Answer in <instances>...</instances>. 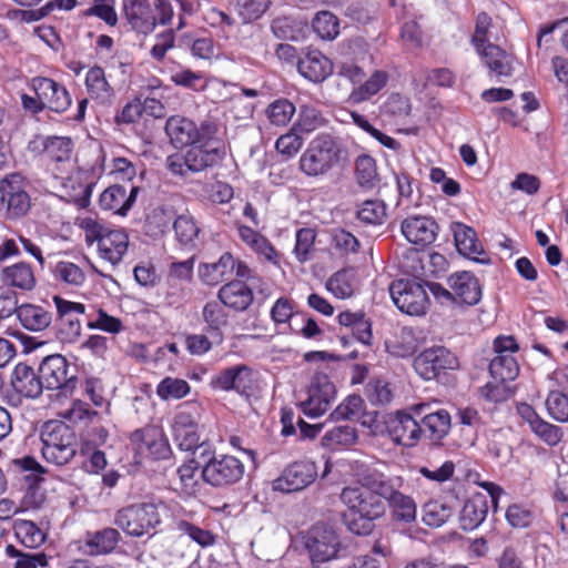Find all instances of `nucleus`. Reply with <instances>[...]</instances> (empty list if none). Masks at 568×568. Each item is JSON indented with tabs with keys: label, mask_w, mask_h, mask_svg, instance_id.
Masks as SVG:
<instances>
[{
	"label": "nucleus",
	"mask_w": 568,
	"mask_h": 568,
	"mask_svg": "<svg viewBox=\"0 0 568 568\" xmlns=\"http://www.w3.org/2000/svg\"><path fill=\"white\" fill-rule=\"evenodd\" d=\"M385 481V475L369 470L361 475L356 484L342 489L339 498L345 507L343 517L349 531L356 535H369L375 521L386 513L382 489L377 486Z\"/></svg>",
	"instance_id": "1"
},
{
	"label": "nucleus",
	"mask_w": 568,
	"mask_h": 568,
	"mask_svg": "<svg viewBox=\"0 0 568 568\" xmlns=\"http://www.w3.org/2000/svg\"><path fill=\"white\" fill-rule=\"evenodd\" d=\"M40 439L42 457L49 464L62 467L77 455V434L62 420L45 422L41 428Z\"/></svg>",
	"instance_id": "2"
},
{
	"label": "nucleus",
	"mask_w": 568,
	"mask_h": 568,
	"mask_svg": "<svg viewBox=\"0 0 568 568\" xmlns=\"http://www.w3.org/2000/svg\"><path fill=\"white\" fill-rule=\"evenodd\" d=\"M343 159L341 144L329 134H318L310 141L300 156L302 173L310 178L324 176L339 166Z\"/></svg>",
	"instance_id": "3"
},
{
	"label": "nucleus",
	"mask_w": 568,
	"mask_h": 568,
	"mask_svg": "<svg viewBox=\"0 0 568 568\" xmlns=\"http://www.w3.org/2000/svg\"><path fill=\"white\" fill-rule=\"evenodd\" d=\"M203 407L195 400L185 402L178 407L173 417L172 434L178 447L184 452H194L204 446L201 420Z\"/></svg>",
	"instance_id": "4"
},
{
	"label": "nucleus",
	"mask_w": 568,
	"mask_h": 568,
	"mask_svg": "<svg viewBox=\"0 0 568 568\" xmlns=\"http://www.w3.org/2000/svg\"><path fill=\"white\" fill-rule=\"evenodd\" d=\"M109 438V430L100 422L83 427L79 434V453L82 457V468L88 474H101L108 460L103 452Z\"/></svg>",
	"instance_id": "5"
},
{
	"label": "nucleus",
	"mask_w": 568,
	"mask_h": 568,
	"mask_svg": "<svg viewBox=\"0 0 568 568\" xmlns=\"http://www.w3.org/2000/svg\"><path fill=\"white\" fill-rule=\"evenodd\" d=\"M114 523L130 536L148 535L161 523L159 505L141 503L123 507L116 513Z\"/></svg>",
	"instance_id": "6"
},
{
	"label": "nucleus",
	"mask_w": 568,
	"mask_h": 568,
	"mask_svg": "<svg viewBox=\"0 0 568 568\" xmlns=\"http://www.w3.org/2000/svg\"><path fill=\"white\" fill-rule=\"evenodd\" d=\"M165 132L175 148H183L196 142L210 141L217 134L219 125L209 120L196 124L191 119L173 115L166 121Z\"/></svg>",
	"instance_id": "7"
},
{
	"label": "nucleus",
	"mask_w": 568,
	"mask_h": 568,
	"mask_svg": "<svg viewBox=\"0 0 568 568\" xmlns=\"http://www.w3.org/2000/svg\"><path fill=\"white\" fill-rule=\"evenodd\" d=\"M336 398V388L329 376L324 372H316L306 388V397L301 402L302 412L316 418L324 415Z\"/></svg>",
	"instance_id": "8"
},
{
	"label": "nucleus",
	"mask_w": 568,
	"mask_h": 568,
	"mask_svg": "<svg viewBox=\"0 0 568 568\" xmlns=\"http://www.w3.org/2000/svg\"><path fill=\"white\" fill-rule=\"evenodd\" d=\"M317 476L318 468L315 462L310 458L298 459L284 467L272 481V489L283 494L297 493L312 485Z\"/></svg>",
	"instance_id": "9"
},
{
	"label": "nucleus",
	"mask_w": 568,
	"mask_h": 568,
	"mask_svg": "<svg viewBox=\"0 0 568 568\" xmlns=\"http://www.w3.org/2000/svg\"><path fill=\"white\" fill-rule=\"evenodd\" d=\"M481 487L486 489L488 495L474 494L465 501L460 510L459 524L465 531H471L484 523L488 514L489 501L496 508L498 498L503 493L501 488L493 483H483Z\"/></svg>",
	"instance_id": "10"
},
{
	"label": "nucleus",
	"mask_w": 568,
	"mask_h": 568,
	"mask_svg": "<svg viewBox=\"0 0 568 568\" xmlns=\"http://www.w3.org/2000/svg\"><path fill=\"white\" fill-rule=\"evenodd\" d=\"M389 294L396 307L408 315L420 316L428 307L425 286L413 280H396L389 286Z\"/></svg>",
	"instance_id": "11"
},
{
	"label": "nucleus",
	"mask_w": 568,
	"mask_h": 568,
	"mask_svg": "<svg viewBox=\"0 0 568 568\" xmlns=\"http://www.w3.org/2000/svg\"><path fill=\"white\" fill-rule=\"evenodd\" d=\"M418 376L425 381L438 378L447 371H455L459 367L457 356L444 346H433L419 353L413 363Z\"/></svg>",
	"instance_id": "12"
},
{
	"label": "nucleus",
	"mask_w": 568,
	"mask_h": 568,
	"mask_svg": "<svg viewBox=\"0 0 568 568\" xmlns=\"http://www.w3.org/2000/svg\"><path fill=\"white\" fill-rule=\"evenodd\" d=\"M305 546L312 564L316 566L337 558L341 539L331 526L316 524L307 531Z\"/></svg>",
	"instance_id": "13"
},
{
	"label": "nucleus",
	"mask_w": 568,
	"mask_h": 568,
	"mask_svg": "<svg viewBox=\"0 0 568 568\" xmlns=\"http://www.w3.org/2000/svg\"><path fill=\"white\" fill-rule=\"evenodd\" d=\"M243 463L231 455H214L202 468L203 479L216 487L227 486L240 481L244 475Z\"/></svg>",
	"instance_id": "14"
},
{
	"label": "nucleus",
	"mask_w": 568,
	"mask_h": 568,
	"mask_svg": "<svg viewBox=\"0 0 568 568\" xmlns=\"http://www.w3.org/2000/svg\"><path fill=\"white\" fill-rule=\"evenodd\" d=\"M495 357L490 361L489 372L495 381L510 382L519 374V365L514 357L518 345L513 336H499L494 342Z\"/></svg>",
	"instance_id": "15"
},
{
	"label": "nucleus",
	"mask_w": 568,
	"mask_h": 568,
	"mask_svg": "<svg viewBox=\"0 0 568 568\" xmlns=\"http://www.w3.org/2000/svg\"><path fill=\"white\" fill-rule=\"evenodd\" d=\"M377 486L379 490L382 489L383 500L386 506H389L396 520L409 524L416 519V503L410 496L400 493L402 479L399 477L385 476V481Z\"/></svg>",
	"instance_id": "16"
},
{
	"label": "nucleus",
	"mask_w": 568,
	"mask_h": 568,
	"mask_svg": "<svg viewBox=\"0 0 568 568\" xmlns=\"http://www.w3.org/2000/svg\"><path fill=\"white\" fill-rule=\"evenodd\" d=\"M53 304L59 321V335L64 343H74L81 336L80 315L87 316V307L82 303L68 301L59 295L53 296Z\"/></svg>",
	"instance_id": "17"
},
{
	"label": "nucleus",
	"mask_w": 568,
	"mask_h": 568,
	"mask_svg": "<svg viewBox=\"0 0 568 568\" xmlns=\"http://www.w3.org/2000/svg\"><path fill=\"white\" fill-rule=\"evenodd\" d=\"M0 205L12 216H22L29 211L31 201L21 174L12 173L0 181Z\"/></svg>",
	"instance_id": "18"
},
{
	"label": "nucleus",
	"mask_w": 568,
	"mask_h": 568,
	"mask_svg": "<svg viewBox=\"0 0 568 568\" xmlns=\"http://www.w3.org/2000/svg\"><path fill=\"white\" fill-rule=\"evenodd\" d=\"M69 363L60 354L49 355L42 359L39 374L47 389H61L64 394L72 392L75 377L69 375Z\"/></svg>",
	"instance_id": "19"
},
{
	"label": "nucleus",
	"mask_w": 568,
	"mask_h": 568,
	"mask_svg": "<svg viewBox=\"0 0 568 568\" xmlns=\"http://www.w3.org/2000/svg\"><path fill=\"white\" fill-rule=\"evenodd\" d=\"M30 88L37 95L41 97L44 108L52 112L63 113L72 103L68 89L53 79L34 77L30 81Z\"/></svg>",
	"instance_id": "20"
},
{
	"label": "nucleus",
	"mask_w": 568,
	"mask_h": 568,
	"mask_svg": "<svg viewBox=\"0 0 568 568\" xmlns=\"http://www.w3.org/2000/svg\"><path fill=\"white\" fill-rule=\"evenodd\" d=\"M140 454L156 460L169 459L172 455L170 443L163 432L156 427L138 429L131 435Z\"/></svg>",
	"instance_id": "21"
},
{
	"label": "nucleus",
	"mask_w": 568,
	"mask_h": 568,
	"mask_svg": "<svg viewBox=\"0 0 568 568\" xmlns=\"http://www.w3.org/2000/svg\"><path fill=\"white\" fill-rule=\"evenodd\" d=\"M186 151V163L191 172H201L217 164L225 154L223 142L213 135L207 142H196Z\"/></svg>",
	"instance_id": "22"
},
{
	"label": "nucleus",
	"mask_w": 568,
	"mask_h": 568,
	"mask_svg": "<svg viewBox=\"0 0 568 568\" xmlns=\"http://www.w3.org/2000/svg\"><path fill=\"white\" fill-rule=\"evenodd\" d=\"M92 182L87 171L74 169L68 176L61 178L60 197L74 203L78 207H87L92 193Z\"/></svg>",
	"instance_id": "23"
},
{
	"label": "nucleus",
	"mask_w": 568,
	"mask_h": 568,
	"mask_svg": "<svg viewBox=\"0 0 568 568\" xmlns=\"http://www.w3.org/2000/svg\"><path fill=\"white\" fill-rule=\"evenodd\" d=\"M211 384L224 392L235 390L240 395L248 396L254 386L253 371L246 365H235L220 372Z\"/></svg>",
	"instance_id": "24"
},
{
	"label": "nucleus",
	"mask_w": 568,
	"mask_h": 568,
	"mask_svg": "<svg viewBox=\"0 0 568 568\" xmlns=\"http://www.w3.org/2000/svg\"><path fill=\"white\" fill-rule=\"evenodd\" d=\"M387 430L390 438L405 447H414L423 437V428L415 417L406 413H397L389 419Z\"/></svg>",
	"instance_id": "25"
},
{
	"label": "nucleus",
	"mask_w": 568,
	"mask_h": 568,
	"mask_svg": "<svg viewBox=\"0 0 568 568\" xmlns=\"http://www.w3.org/2000/svg\"><path fill=\"white\" fill-rule=\"evenodd\" d=\"M126 23L136 33L149 34L156 26V17L148 0H123Z\"/></svg>",
	"instance_id": "26"
},
{
	"label": "nucleus",
	"mask_w": 568,
	"mask_h": 568,
	"mask_svg": "<svg viewBox=\"0 0 568 568\" xmlns=\"http://www.w3.org/2000/svg\"><path fill=\"white\" fill-rule=\"evenodd\" d=\"M447 285L453 291L456 303L476 305L481 298V287L477 277L468 271L450 274Z\"/></svg>",
	"instance_id": "27"
},
{
	"label": "nucleus",
	"mask_w": 568,
	"mask_h": 568,
	"mask_svg": "<svg viewBox=\"0 0 568 568\" xmlns=\"http://www.w3.org/2000/svg\"><path fill=\"white\" fill-rule=\"evenodd\" d=\"M298 73L313 83L326 80L333 72V63L320 50H308L297 61Z\"/></svg>",
	"instance_id": "28"
},
{
	"label": "nucleus",
	"mask_w": 568,
	"mask_h": 568,
	"mask_svg": "<svg viewBox=\"0 0 568 568\" xmlns=\"http://www.w3.org/2000/svg\"><path fill=\"white\" fill-rule=\"evenodd\" d=\"M438 226L427 216H408L402 222V233L405 239L420 246L432 244L436 240Z\"/></svg>",
	"instance_id": "29"
},
{
	"label": "nucleus",
	"mask_w": 568,
	"mask_h": 568,
	"mask_svg": "<svg viewBox=\"0 0 568 568\" xmlns=\"http://www.w3.org/2000/svg\"><path fill=\"white\" fill-rule=\"evenodd\" d=\"M138 193V186H131L128 191L125 186L114 184L101 193L99 204L105 211L125 215L135 202Z\"/></svg>",
	"instance_id": "30"
},
{
	"label": "nucleus",
	"mask_w": 568,
	"mask_h": 568,
	"mask_svg": "<svg viewBox=\"0 0 568 568\" xmlns=\"http://www.w3.org/2000/svg\"><path fill=\"white\" fill-rule=\"evenodd\" d=\"M129 248V236L121 229H111L97 247L99 257L111 266L120 264Z\"/></svg>",
	"instance_id": "31"
},
{
	"label": "nucleus",
	"mask_w": 568,
	"mask_h": 568,
	"mask_svg": "<svg viewBox=\"0 0 568 568\" xmlns=\"http://www.w3.org/2000/svg\"><path fill=\"white\" fill-rule=\"evenodd\" d=\"M236 233L239 239L260 258L273 264L278 262V253L272 243L254 229L237 224Z\"/></svg>",
	"instance_id": "32"
},
{
	"label": "nucleus",
	"mask_w": 568,
	"mask_h": 568,
	"mask_svg": "<svg viewBox=\"0 0 568 568\" xmlns=\"http://www.w3.org/2000/svg\"><path fill=\"white\" fill-rule=\"evenodd\" d=\"M480 61L489 70V74L498 79L511 77L515 70V58L500 45L488 47L477 53Z\"/></svg>",
	"instance_id": "33"
},
{
	"label": "nucleus",
	"mask_w": 568,
	"mask_h": 568,
	"mask_svg": "<svg viewBox=\"0 0 568 568\" xmlns=\"http://www.w3.org/2000/svg\"><path fill=\"white\" fill-rule=\"evenodd\" d=\"M40 374L37 375L36 372L26 364H18L12 373V387L13 389L26 398H37L42 389L45 388L43 383H41Z\"/></svg>",
	"instance_id": "34"
},
{
	"label": "nucleus",
	"mask_w": 568,
	"mask_h": 568,
	"mask_svg": "<svg viewBox=\"0 0 568 568\" xmlns=\"http://www.w3.org/2000/svg\"><path fill=\"white\" fill-rule=\"evenodd\" d=\"M235 258L225 252L213 263H203L199 266V276L207 285L214 286L234 275Z\"/></svg>",
	"instance_id": "35"
},
{
	"label": "nucleus",
	"mask_w": 568,
	"mask_h": 568,
	"mask_svg": "<svg viewBox=\"0 0 568 568\" xmlns=\"http://www.w3.org/2000/svg\"><path fill=\"white\" fill-rule=\"evenodd\" d=\"M453 233L456 247L460 254L479 263L488 261L485 257H480L485 254L484 248L471 227L463 223H455L453 225Z\"/></svg>",
	"instance_id": "36"
},
{
	"label": "nucleus",
	"mask_w": 568,
	"mask_h": 568,
	"mask_svg": "<svg viewBox=\"0 0 568 568\" xmlns=\"http://www.w3.org/2000/svg\"><path fill=\"white\" fill-rule=\"evenodd\" d=\"M1 282L4 287H13L23 292L32 291L37 284L33 268L26 262L4 267L1 271Z\"/></svg>",
	"instance_id": "37"
},
{
	"label": "nucleus",
	"mask_w": 568,
	"mask_h": 568,
	"mask_svg": "<svg viewBox=\"0 0 568 568\" xmlns=\"http://www.w3.org/2000/svg\"><path fill=\"white\" fill-rule=\"evenodd\" d=\"M17 318L30 332H42L52 322V313L41 305L24 303L18 308Z\"/></svg>",
	"instance_id": "38"
},
{
	"label": "nucleus",
	"mask_w": 568,
	"mask_h": 568,
	"mask_svg": "<svg viewBox=\"0 0 568 568\" xmlns=\"http://www.w3.org/2000/svg\"><path fill=\"white\" fill-rule=\"evenodd\" d=\"M219 298L224 306L244 311L251 305L253 293L244 282L232 281L220 288Z\"/></svg>",
	"instance_id": "39"
},
{
	"label": "nucleus",
	"mask_w": 568,
	"mask_h": 568,
	"mask_svg": "<svg viewBox=\"0 0 568 568\" xmlns=\"http://www.w3.org/2000/svg\"><path fill=\"white\" fill-rule=\"evenodd\" d=\"M202 317L206 324L205 332L210 337L215 341L216 345L222 344L224 341L223 328L227 325V313L223 305L212 301L207 302L202 311Z\"/></svg>",
	"instance_id": "40"
},
{
	"label": "nucleus",
	"mask_w": 568,
	"mask_h": 568,
	"mask_svg": "<svg viewBox=\"0 0 568 568\" xmlns=\"http://www.w3.org/2000/svg\"><path fill=\"white\" fill-rule=\"evenodd\" d=\"M120 534L114 528H104L88 532L84 541L85 552L91 556L111 552L119 542Z\"/></svg>",
	"instance_id": "41"
},
{
	"label": "nucleus",
	"mask_w": 568,
	"mask_h": 568,
	"mask_svg": "<svg viewBox=\"0 0 568 568\" xmlns=\"http://www.w3.org/2000/svg\"><path fill=\"white\" fill-rule=\"evenodd\" d=\"M423 436L438 442L443 439L450 429V415L446 409H437L426 413L422 418Z\"/></svg>",
	"instance_id": "42"
},
{
	"label": "nucleus",
	"mask_w": 568,
	"mask_h": 568,
	"mask_svg": "<svg viewBox=\"0 0 568 568\" xmlns=\"http://www.w3.org/2000/svg\"><path fill=\"white\" fill-rule=\"evenodd\" d=\"M273 34L281 40L300 41L305 38L307 23L294 17H278L272 21Z\"/></svg>",
	"instance_id": "43"
},
{
	"label": "nucleus",
	"mask_w": 568,
	"mask_h": 568,
	"mask_svg": "<svg viewBox=\"0 0 568 568\" xmlns=\"http://www.w3.org/2000/svg\"><path fill=\"white\" fill-rule=\"evenodd\" d=\"M338 323L351 328L353 335L364 345H369L373 338L372 323L363 312L345 311L338 314Z\"/></svg>",
	"instance_id": "44"
},
{
	"label": "nucleus",
	"mask_w": 568,
	"mask_h": 568,
	"mask_svg": "<svg viewBox=\"0 0 568 568\" xmlns=\"http://www.w3.org/2000/svg\"><path fill=\"white\" fill-rule=\"evenodd\" d=\"M59 416L75 426H82V428L102 419L101 413L90 408L89 404L81 399L73 400L69 407L59 413Z\"/></svg>",
	"instance_id": "45"
},
{
	"label": "nucleus",
	"mask_w": 568,
	"mask_h": 568,
	"mask_svg": "<svg viewBox=\"0 0 568 568\" xmlns=\"http://www.w3.org/2000/svg\"><path fill=\"white\" fill-rule=\"evenodd\" d=\"M388 79L389 77L386 71H374L364 83L361 82L359 85L352 90L349 94V101L352 103H362L367 101L377 94L387 84Z\"/></svg>",
	"instance_id": "46"
},
{
	"label": "nucleus",
	"mask_w": 568,
	"mask_h": 568,
	"mask_svg": "<svg viewBox=\"0 0 568 568\" xmlns=\"http://www.w3.org/2000/svg\"><path fill=\"white\" fill-rule=\"evenodd\" d=\"M356 442V429L348 425L335 426L328 429L322 437V446L332 450L348 448Z\"/></svg>",
	"instance_id": "47"
},
{
	"label": "nucleus",
	"mask_w": 568,
	"mask_h": 568,
	"mask_svg": "<svg viewBox=\"0 0 568 568\" xmlns=\"http://www.w3.org/2000/svg\"><path fill=\"white\" fill-rule=\"evenodd\" d=\"M14 532L20 542L31 549L40 547L47 539L45 530L31 520H17L14 523Z\"/></svg>",
	"instance_id": "48"
},
{
	"label": "nucleus",
	"mask_w": 568,
	"mask_h": 568,
	"mask_svg": "<svg viewBox=\"0 0 568 568\" xmlns=\"http://www.w3.org/2000/svg\"><path fill=\"white\" fill-rule=\"evenodd\" d=\"M493 21L486 12H480L475 20V30L471 36L470 42L476 53L486 50L488 47L496 45L493 40L497 38L493 34Z\"/></svg>",
	"instance_id": "49"
},
{
	"label": "nucleus",
	"mask_w": 568,
	"mask_h": 568,
	"mask_svg": "<svg viewBox=\"0 0 568 568\" xmlns=\"http://www.w3.org/2000/svg\"><path fill=\"white\" fill-rule=\"evenodd\" d=\"M47 156L57 163L71 165L73 142L68 136H48L43 143Z\"/></svg>",
	"instance_id": "50"
},
{
	"label": "nucleus",
	"mask_w": 568,
	"mask_h": 568,
	"mask_svg": "<svg viewBox=\"0 0 568 568\" xmlns=\"http://www.w3.org/2000/svg\"><path fill=\"white\" fill-rule=\"evenodd\" d=\"M87 326L90 329H99L109 334H119L124 326L120 318L109 315L103 308L92 307L87 314Z\"/></svg>",
	"instance_id": "51"
},
{
	"label": "nucleus",
	"mask_w": 568,
	"mask_h": 568,
	"mask_svg": "<svg viewBox=\"0 0 568 568\" xmlns=\"http://www.w3.org/2000/svg\"><path fill=\"white\" fill-rule=\"evenodd\" d=\"M53 277L65 285L80 287L87 276L82 267L70 261H59L52 268Z\"/></svg>",
	"instance_id": "52"
},
{
	"label": "nucleus",
	"mask_w": 568,
	"mask_h": 568,
	"mask_svg": "<svg viewBox=\"0 0 568 568\" xmlns=\"http://www.w3.org/2000/svg\"><path fill=\"white\" fill-rule=\"evenodd\" d=\"M326 288L335 297L345 300L353 295L355 290V275L352 270H342L334 273L326 282Z\"/></svg>",
	"instance_id": "53"
},
{
	"label": "nucleus",
	"mask_w": 568,
	"mask_h": 568,
	"mask_svg": "<svg viewBox=\"0 0 568 568\" xmlns=\"http://www.w3.org/2000/svg\"><path fill=\"white\" fill-rule=\"evenodd\" d=\"M175 237L179 243L186 247H194L200 234V227L194 217L190 214L179 215L173 224Z\"/></svg>",
	"instance_id": "54"
},
{
	"label": "nucleus",
	"mask_w": 568,
	"mask_h": 568,
	"mask_svg": "<svg viewBox=\"0 0 568 568\" xmlns=\"http://www.w3.org/2000/svg\"><path fill=\"white\" fill-rule=\"evenodd\" d=\"M387 351L397 357H407L417 349V338L412 328L403 327L394 339L386 342Z\"/></svg>",
	"instance_id": "55"
},
{
	"label": "nucleus",
	"mask_w": 568,
	"mask_h": 568,
	"mask_svg": "<svg viewBox=\"0 0 568 568\" xmlns=\"http://www.w3.org/2000/svg\"><path fill=\"white\" fill-rule=\"evenodd\" d=\"M422 513L425 525L438 528L453 516L454 508L446 503L429 500L423 506Z\"/></svg>",
	"instance_id": "56"
},
{
	"label": "nucleus",
	"mask_w": 568,
	"mask_h": 568,
	"mask_svg": "<svg viewBox=\"0 0 568 568\" xmlns=\"http://www.w3.org/2000/svg\"><path fill=\"white\" fill-rule=\"evenodd\" d=\"M85 87L91 98L105 100L112 95V88L105 79L101 67H92L85 75Z\"/></svg>",
	"instance_id": "57"
},
{
	"label": "nucleus",
	"mask_w": 568,
	"mask_h": 568,
	"mask_svg": "<svg viewBox=\"0 0 568 568\" xmlns=\"http://www.w3.org/2000/svg\"><path fill=\"white\" fill-rule=\"evenodd\" d=\"M191 392L190 384L182 378L164 377L156 385V395L162 400H178L186 397Z\"/></svg>",
	"instance_id": "58"
},
{
	"label": "nucleus",
	"mask_w": 568,
	"mask_h": 568,
	"mask_svg": "<svg viewBox=\"0 0 568 568\" xmlns=\"http://www.w3.org/2000/svg\"><path fill=\"white\" fill-rule=\"evenodd\" d=\"M204 20L223 39H229L236 26L233 17L217 8H210L204 14Z\"/></svg>",
	"instance_id": "59"
},
{
	"label": "nucleus",
	"mask_w": 568,
	"mask_h": 568,
	"mask_svg": "<svg viewBox=\"0 0 568 568\" xmlns=\"http://www.w3.org/2000/svg\"><path fill=\"white\" fill-rule=\"evenodd\" d=\"M314 32L323 40H333L339 33V21L329 11H320L313 19Z\"/></svg>",
	"instance_id": "60"
},
{
	"label": "nucleus",
	"mask_w": 568,
	"mask_h": 568,
	"mask_svg": "<svg viewBox=\"0 0 568 568\" xmlns=\"http://www.w3.org/2000/svg\"><path fill=\"white\" fill-rule=\"evenodd\" d=\"M386 216V205L379 200H367L357 211V219L368 225H382Z\"/></svg>",
	"instance_id": "61"
},
{
	"label": "nucleus",
	"mask_w": 568,
	"mask_h": 568,
	"mask_svg": "<svg viewBox=\"0 0 568 568\" xmlns=\"http://www.w3.org/2000/svg\"><path fill=\"white\" fill-rule=\"evenodd\" d=\"M296 108L291 101L278 99L267 106L266 115L273 125L284 126L292 120Z\"/></svg>",
	"instance_id": "62"
},
{
	"label": "nucleus",
	"mask_w": 568,
	"mask_h": 568,
	"mask_svg": "<svg viewBox=\"0 0 568 568\" xmlns=\"http://www.w3.org/2000/svg\"><path fill=\"white\" fill-rule=\"evenodd\" d=\"M546 408L551 418L557 422H568V396L559 392V389H550L547 399Z\"/></svg>",
	"instance_id": "63"
},
{
	"label": "nucleus",
	"mask_w": 568,
	"mask_h": 568,
	"mask_svg": "<svg viewBox=\"0 0 568 568\" xmlns=\"http://www.w3.org/2000/svg\"><path fill=\"white\" fill-rule=\"evenodd\" d=\"M6 554L10 558H17L13 568L47 567L49 558L44 552L24 554L12 545L6 547Z\"/></svg>",
	"instance_id": "64"
}]
</instances>
